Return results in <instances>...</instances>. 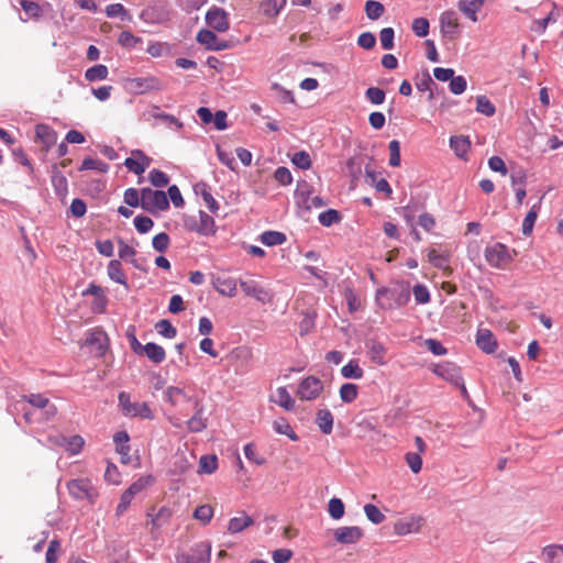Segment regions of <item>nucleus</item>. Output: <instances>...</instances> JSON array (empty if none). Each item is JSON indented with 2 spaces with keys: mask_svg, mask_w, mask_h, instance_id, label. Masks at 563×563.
I'll list each match as a JSON object with an SVG mask.
<instances>
[{
  "mask_svg": "<svg viewBox=\"0 0 563 563\" xmlns=\"http://www.w3.org/2000/svg\"><path fill=\"white\" fill-rule=\"evenodd\" d=\"M23 399L27 404L32 405L33 407L41 409V410H45L44 411L45 420H49L52 417H54L56 415L57 409L54 405L49 404L48 397H45L40 394H33V395H29V396H23Z\"/></svg>",
  "mask_w": 563,
  "mask_h": 563,
  "instance_id": "17",
  "label": "nucleus"
},
{
  "mask_svg": "<svg viewBox=\"0 0 563 563\" xmlns=\"http://www.w3.org/2000/svg\"><path fill=\"white\" fill-rule=\"evenodd\" d=\"M427 257L430 264L438 268L444 269L446 275L450 274V268L448 267L449 253H439L434 249H431L428 251Z\"/></svg>",
  "mask_w": 563,
  "mask_h": 563,
  "instance_id": "34",
  "label": "nucleus"
},
{
  "mask_svg": "<svg viewBox=\"0 0 563 563\" xmlns=\"http://www.w3.org/2000/svg\"><path fill=\"white\" fill-rule=\"evenodd\" d=\"M146 354L150 361H152L155 364H161L165 361L166 352L165 350L153 342H148L143 346V350H141V354Z\"/></svg>",
  "mask_w": 563,
  "mask_h": 563,
  "instance_id": "30",
  "label": "nucleus"
},
{
  "mask_svg": "<svg viewBox=\"0 0 563 563\" xmlns=\"http://www.w3.org/2000/svg\"><path fill=\"white\" fill-rule=\"evenodd\" d=\"M432 372L444 382L452 384L456 388H460L462 396L468 397L467 388L464 386L460 367L457 365L452 362H442L433 366Z\"/></svg>",
  "mask_w": 563,
  "mask_h": 563,
  "instance_id": "4",
  "label": "nucleus"
},
{
  "mask_svg": "<svg viewBox=\"0 0 563 563\" xmlns=\"http://www.w3.org/2000/svg\"><path fill=\"white\" fill-rule=\"evenodd\" d=\"M485 0H460L457 9L464 13L472 22H477L476 13L483 8Z\"/></svg>",
  "mask_w": 563,
  "mask_h": 563,
  "instance_id": "26",
  "label": "nucleus"
},
{
  "mask_svg": "<svg viewBox=\"0 0 563 563\" xmlns=\"http://www.w3.org/2000/svg\"><path fill=\"white\" fill-rule=\"evenodd\" d=\"M230 368L234 373L242 375L245 374L252 366L253 352L251 347L238 346L228 353L224 357Z\"/></svg>",
  "mask_w": 563,
  "mask_h": 563,
  "instance_id": "6",
  "label": "nucleus"
},
{
  "mask_svg": "<svg viewBox=\"0 0 563 563\" xmlns=\"http://www.w3.org/2000/svg\"><path fill=\"white\" fill-rule=\"evenodd\" d=\"M123 201H125L130 208H141V190L137 191L135 188L125 189Z\"/></svg>",
  "mask_w": 563,
  "mask_h": 563,
  "instance_id": "60",
  "label": "nucleus"
},
{
  "mask_svg": "<svg viewBox=\"0 0 563 563\" xmlns=\"http://www.w3.org/2000/svg\"><path fill=\"white\" fill-rule=\"evenodd\" d=\"M364 512L366 515V518L372 523H375V525H380L385 519L384 514L375 505H372V504H366L364 506Z\"/></svg>",
  "mask_w": 563,
  "mask_h": 563,
  "instance_id": "56",
  "label": "nucleus"
},
{
  "mask_svg": "<svg viewBox=\"0 0 563 563\" xmlns=\"http://www.w3.org/2000/svg\"><path fill=\"white\" fill-rule=\"evenodd\" d=\"M36 137L44 144V150L47 152L52 148L57 141V133L46 124L36 125Z\"/></svg>",
  "mask_w": 563,
  "mask_h": 563,
  "instance_id": "25",
  "label": "nucleus"
},
{
  "mask_svg": "<svg viewBox=\"0 0 563 563\" xmlns=\"http://www.w3.org/2000/svg\"><path fill=\"white\" fill-rule=\"evenodd\" d=\"M274 402L285 410H294L295 408V401L286 387H278L275 390Z\"/></svg>",
  "mask_w": 563,
  "mask_h": 563,
  "instance_id": "36",
  "label": "nucleus"
},
{
  "mask_svg": "<svg viewBox=\"0 0 563 563\" xmlns=\"http://www.w3.org/2000/svg\"><path fill=\"white\" fill-rule=\"evenodd\" d=\"M476 111L485 114L486 117H492L495 113V107L490 102V100L485 95H479L476 97Z\"/></svg>",
  "mask_w": 563,
  "mask_h": 563,
  "instance_id": "49",
  "label": "nucleus"
},
{
  "mask_svg": "<svg viewBox=\"0 0 563 563\" xmlns=\"http://www.w3.org/2000/svg\"><path fill=\"white\" fill-rule=\"evenodd\" d=\"M211 558L210 541H200L196 543L191 553H180L177 555V563H209Z\"/></svg>",
  "mask_w": 563,
  "mask_h": 563,
  "instance_id": "9",
  "label": "nucleus"
},
{
  "mask_svg": "<svg viewBox=\"0 0 563 563\" xmlns=\"http://www.w3.org/2000/svg\"><path fill=\"white\" fill-rule=\"evenodd\" d=\"M341 376L346 379H361L364 376V371L356 360H351L340 369Z\"/></svg>",
  "mask_w": 563,
  "mask_h": 563,
  "instance_id": "33",
  "label": "nucleus"
},
{
  "mask_svg": "<svg viewBox=\"0 0 563 563\" xmlns=\"http://www.w3.org/2000/svg\"><path fill=\"white\" fill-rule=\"evenodd\" d=\"M141 37H135L130 31H123L120 33L118 37V43L125 48L132 49L139 43H141Z\"/></svg>",
  "mask_w": 563,
  "mask_h": 563,
  "instance_id": "57",
  "label": "nucleus"
},
{
  "mask_svg": "<svg viewBox=\"0 0 563 563\" xmlns=\"http://www.w3.org/2000/svg\"><path fill=\"white\" fill-rule=\"evenodd\" d=\"M240 286L244 295L253 297L262 305L273 301V292L255 282V279H241Z\"/></svg>",
  "mask_w": 563,
  "mask_h": 563,
  "instance_id": "11",
  "label": "nucleus"
},
{
  "mask_svg": "<svg viewBox=\"0 0 563 563\" xmlns=\"http://www.w3.org/2000/svg\"><path fill=\"white\" fill-rule=\"evenodd\" d=\"M52 184L56 194L59 197H65L68 194V181L60 172H55L52 177Z\"/></svg>",
  "mask_w": 563,
  "mask_h": 563,
  "instance_id": "51",
  "label": "nucleus"
},
{
  "mask_svg": "<svg viewBox=\"0 0 563 563\" xmlns=\"http://www.w3.org/2000/svg\"><path fill=\"white\" fill-rule=\"evenodd\" d=\"M218 466L217 456L214 454L201 455L198 463V472L212 474Z\"/></svg>",
  "mask_w": 563,
  "mask_h": 563,
  "instance_id": "41",
  "label": "nucleus"
},
{
  "mask_svg": "<svg viewBox=\"0 0 563 563\" xmlns=\"http://www.w3.org/2000/svg\"><path fill=\"white\" fill-rule=\"evenodd\" d=\"M449 144H451V148L459 157H463L468 153L471 147V141L467 136H451Z\"/></svg>",
  "mask_w": 563,
  "mask_h": 563,
  "instance_id": "38",
  "label": "nucleus"
},
{
  "mask_svg": "<svg viewBox=\"0 0 563 563\" xmlns=\"http://www.w3.org/2000/svg\"><path fill=\"white\" fill-rule=\"evenodd\" d=\"M254 525V519L246 515L244 511H241L239 516L233 517L228 522V532L231 534H236L245 530L246 528Z\"/></svg>",
  "mask_w": 563,
  "mask_h": 563,
  "instance_id": "24",
  "label": "nucleus"
},
{
  "mask_svg": "<svg viewBox=\"0 0 563 563\" xmlns=\"http://www.w3.org/2000/svg\"><path fill=\"white\" fill-rule=\"evenodd\" d=\"M410 300V285L407 282H395L390 286L376 291V302L382 310H396Z\"/></svg>",
  "mask_w": 563,
  "mask_h": 563,
  "instance_id": "1",
  "label": "nucleus"
},
{
  "mask_svg": "<svg viewBox=\"0 0 563 563\" xmlns=\"http://www.w3.org/2000/svg\"><path fill=\"white\" fill-rule=\"evenodd\" d=\"M516 255L517 251H509L503 243H494L485 250L487 263L497 268H506L514 262Z\"/></svg>",
  "mask_w": 563,
  "mask_h": 563,
  "instance_id": "5",
  "label": "nucleus"
},
{
  "mask_svg": "<svg viewBox=\"0 0 563 563\" xmlns=\"http://www.w3.org/2000/svg\"><path fill=\"white\" fill-rule=\"evenodd\" d=\"M213 516V509L210 505H201L194 511V518L197 519L201 525H207L211 521Z\"/></svg>",
  "mask_w": 563,
  "mask_h": 563,
  "instance_id": "53",
  "label": "nucleus"
},
{
  "mask_svg": "<svg viewBox=\"0 0 563 563\" xmlns=\"http://www.w3.org/2000/svg\"><path fill=\"white\" fill-rule=\"evenodd\" d=\"M364 532L357 526L338 527L333 531L334 540L340 544H353L362 540Z\"/></svg>",
  "mask_w": 563,
  "mask_h": 563,
  "instance_id": "15",
  "label": "nucleus"
},
{
  "mask_svg": "<svg viewBox=\"0 0 563 563\" xmlns=\"http://www.w3.org/2000/svg\"><path fill=\"white\" fill-rule=\"evenodd\" d=\"M539 210H540V201L538 203L533 205L532 208L530 209V211L528 212V214H526V217L522 221V225H521V232L525 236L531 235V233L533 231L534 223L538 218Z\"/></svg>",
  "mask_w": 563,
  "mask_h": 563,
  "instance_id": "35",
  "label": "nucleus"
},
{
  "mask_svg": "<svg viewBox=\"0 0 563 563\" xmlns=\"http://www.w3.org/2000/svg\"><path fill=\"white\" fill-rule=\"evenodd\" d=\"M365 97L372 104L379 106L385 100V92L380 88L369 87L365 91Z\"/></svg>",
  "mask_w": 563,
  "mask_h": 563,
  "instance_id": "62",
  "label": "nucleus"
},
{
  "mask_svg": "<svg viewBox=\"0 0 563 563\" xmlns=\"http://www.w3.org/2000/svg\"><path fill=\"white\" fill-rule=\"evenodd\" d=\"M340 221L341 216L335 209H328L319 214V222L324 227H330L333 223H339Z\"/></svg>",
  "mask_w": 563,
  "mask_h": 563,
  "instance_id": "54",
  "label": "nucleus"
},
{
  "mask_svg": "<svg viewBox=\"0 0 563 563\" xmlns=\"http://www.w3.org/2000/svg\"><path fill=\"white\" fill-rule=\"evenodd\" d=\"M423 525V518L420 516H413L405 520H400L395 525V530L399 536H406L409 533L418 532Z\"/></svg>",
  "mask_w": 563,
  "mask_h": 563,
  "instance_id": "22",
  "label": "nucleus"
},
{
  "mask_svg": "<svg viewBox=\"0 0 563 563\" xmlns=\"http://www.w3.org/2000/svg\"><path fill=\"white\" fill-rule=\"evenodd\" d=\"M68 492L76 499H87L90 504L99 496L98 490L88 479H73L67 484Z\"/></svg>",
  "mask_w": 563,
  "mask_h": 563,
  "instance_id": "10",
  "label": "nucleus"
},
{
  "mask_svg": "<svg viewBox=\"0 0 563 563\" xmlns=\"http://www.w3.org/2000/svg\"><path fill=\"white\" fill-rule=\"evenodd\" d=\"M344 297L350 312L360 311L362 309V299L353 291L352 288L345 289Z\"/></svg>",
  "mask_w": 563,
  "mask_h": 563,
  "instance_id": "55",
  "label": "nucleus"
},
{
  "mask_svg": "<svg viewBox=\"0 0 563 563\" xmlns=\"http://www.w3.org/2000/svg\"><path fill=\"white\" fill-rule=\"evenodd\" d=\"M146 52L152 57H162V56L168 55L170 53V46L166 42L153 41V42H150V44L146 48Z\"/></svg>",
  "mask_w": 563,
  "mask_h": 563,
  "instance_id": "44",
  "label": "nucleus"
},
{
  "mask_svg": "<svg viewBox=\"0 0 563 563\" xmlns=\"http://www.w3.org/2000/svg\"><path fill=\"white\" fill-rule=\"evenodd\" d=\"M187 231L196 232L201 236H211L216 233L214 220L206 211H198L197 216H187L184 219Z\"/></svg>",
  "mask_w": 563,
  "mask_h": 563,
  "instance_id": "3",
  "label": "nucleus"
},
{
  "mask_svg": "<svg viewBox=\"0 0 563 563\" xmlns=\"http://www.w3.org/2000/svg\"><path fill=\"white\" fill-rule=\"evenodd\" d=\"M386 350L379 342H372L369 345L368 355L373 363L378 366H384L386 364L385 358Z\"/></svg>",
  "mask_w": 563,
  "mask_h": 563,
  "instance_id": "39",
  "label": "nucleus"
},
{
  "mask_svg": "<svg viewBox=\"0 0 563 563\" xmlns=\"http://www.w3.org/2000/svg\"><path fill=\"white\" fill-rule=\"evenodd\" d=\"M333 413L330 409H319L316 417V423L319 427L320 431L329 435L333 430Z\"/></svg>",
  "mask_w": 563,
  "mask_h": 563,
  "instance_id": "28",
  "label": "nucleus"
},
{
  "mask_svg": "<svg viewBox=\"0 0 563 563\" xmlns=\"http://www.w3.org/2000/svg\"><path fill=\"white\" fill-rule=\"evenodd\" d=\"M151 165V158L141 151H133L132 155L125 159V166L135 175H141Z\"/></svg>",
  "mask_w": 563,
  "mask_h": 563,
  "instance_id": "20",
  "label": "nucleus"
},
{
  "mask_svg": "<svg viewBox=\"0 0 563 563\" xmlns=\"http://www.w3.org/2000/svg\"><path fill=\"white\" fill-rule=\"evenodd\" d=\"M108 77V68L106 65H97L89 67L85 73L88 81L104 80Z\"/></svg>",
  "mask_w": 563,
  "mask_h": 563,
  "instance_id": "45",
  "label": "nucleus"
},
{
  "mask_svg": "<svg viewBox=\"0 0 563 563\" xmlns=\"http://www.w3.org/2000/svg\"><path fill=\"white\" fill-rule=\"evenodd\" d=\"M148 180L154 187H165L169 179L168 176L161 169H152L148 174Z\"/></svg>",
  "mask_w": 563,
  "mask_h": 563,
  "instance_id": "61",
  "label": "nucleus"
},
{
  "mask_svg": "<svg viewBox=\"0 0 563 563\" xmlns=\"http://www.w3.org/2000/svg\"><path fill=\"white\" fill-rule=\"evenodd\" d=\"M141 209L155 213L168 209V198L164 191L151 188L141 189Z\"/></svg>",
  "mask_w": 563,
  "mask_h": 563,
  "instance_id": "7",
  "label": "nucleus"
},
{
  "mask_svg": "<svg viewBox=\"0 0 563 563\" xmlns=\"http://www.w3.org/2000/svg\"><path fill=\"white\" fill-rule=\"evenodd\" d=\"M104 11H106L107 16H110V18L120 16L122 21L130 19L129 11L125 8H123V5L121 3H114V4L107 5Z\"/></svg>",
  "mask_w": 563,
  "mask_h": 563,
  "instance_id": "59",
  "label": "nucleus"
},
{
  "mask_svg": "<svg viewBox=\"0 0 563 563\" xmlns=\"http://www.w3.org/2000/svg\"><path fill=\"white\" fill-rule=\"evenodd\" d=\"M273 428L276 433L286 435L292 441L298 440V435L292 430L291 426L288 423V421L285 418H279L274 421Z\"/></svg>",
  "mask_w": 563,
  "mask_h": 563,
  "instance_id": "40",
  "label": "nucleus"
},
{
  "mask_svg": "<svg viewBox=\"0 0 563 563\" xmlns=\"http://www.w3.org/2000/svg\"><path fill=\"white\" fill-rule=\"evenodd\" d=\"M384 11L385 9L379 1L368 0L365 3V13L367 19L371 21L378 20L383 15Z\"/></svg>",
  "mask_w": 563,
  "mask_h": 563,
  "instance_id": "43",
  "label": "nucleus"
},
{
  "mask_svg": "<svg viewBox=\"0 0 563 563\" xmlns=\"http://www.w3.org/2000/svg\"><path fill=\"white\" fill-rule=\"evenodd\" d=\"M214 289L222 296L234 297L238 294L236 279L232 278H216L212 282Z\"/></svg>",
  "mask_w": 563,
  "mask_h": 563,
  "instance_id": "27",
  "label": "nucleus"
},
{
  "mask_svg": "<svg viewBox=\"0 0 563 563\" xmlns=\"http://www.w3.org/2000/svg\"><path fill=\"white\" fill-rule=\"evenodd\" d=\"M107 276L108 278L114 280L115 283L129 287V283L126 282V275L123 273L121 263L119 260H112L107 265Z\"/></svg>",
  "mask_w": 563,
  "mask_h": 563,
  "instance_id": "29",
  "label": "nucleus"
},
{
  "mask_svg": "<svg viewBox=\"0 0 563 563\" xmlns=\"http://www.w3.org/2000/svg\"><path fill=\"white\" fill-rule=\"evenodd\" d=\"M165 400L175 408H181L186 404H192L195 407V399H199L196 396H190L178 386H168L164 391Z\"/></svg>",
  "mask_w": 563,
  "mask_h": 563,
  "instance_id": "14",
  "label": "nucleus"
},
{
  "mask_svg": "<svg viewBox=\"0 0 563 563\" xmlns=\"http://www.w3.org/2000/svg\"><path fill=\"white\" fill-rule=\"evenodd\" d=\"M114 443L117 446V452L120 454V461L122 464H130L132 461L131 457V446L129 444L130 442V435L126 431H119L114 434Z\"/></svg>",
  "mask_w": 563,
  "mask_h": 563,
  "instance_id": "19",
  "label": "nucleus"
},
{
  "mask_svg": "<svg viewBox=\"0 0 563 563\" xmlns=\"http://www.w3.org/2000/svg\"><path fill=\"white\" fill-rule=\"evenodd\" d=\"M88 169H98L101 173H106L108 169V165L104 164L102 161L87 157L84 159L81 166L79 167V170H88Z\"/></svg>",
  "mask_w": 563,
  "mask_h": 563,
  "instance_id": "63",
  "label": "nucleus"
},
{
  "mask_svg": "<svg viewBox=\"0 0 563 563\" xmlns=\"http://www.w3.org/2000/svg\"><path fill=\"white\" fill-rule=\"evenodd\" d=\"M197 42L201 45H203L205 47H207L208 49L211 48V46L214 44V41L217 40V36L213 32H211L210 30H200L198 33H197Z\"/></svg>",
  "mask_w": 563,
  "mask_h": 563,
  "instance_id": "64",
  "label": "nucleus"
},
{
  "mask_svg": "<svg viewBox=\"0 0 563 563\" xmlns=\"http://www.w3.org/2000/svg\"><path fill=\"white\" fill-rule=\"evenodd\" d=\"M148 525H151L152 531L161 529L166 525L172 516V510L167 507H162L154 512V509L147 511Z\"/></svg>",
  "mask_w": 563,
  "mask_h": 563,
  "instance_id": "23",
  "label": "nucleus"
},
{
  "mask_svg": "<svg viewBox=\"0 0 563 563\" xmlns=\"http://www.w3.org/2000/svg\"><path fill=\"white\" fill-rule=\"evenodd\" d=\"M475 343L484 353H493L498 349L494 334L488 329H478L476 332Z\"/></svg>",
  "mask_w": 563,
  "mask_h": 563,
  "instance_id": "21",
  "label": "nucleus"
},
{
  "mask_svg": "<svg viewBox=\"0 0 563 563\" xmlns=\"http://www.w3.org/2000/svg\"><path fill=\"white\" fill-rule=\"evenodd\" d=\"M329 514L334 520L341 519L345 514L344 503L338 497H332L329 501Z\"/></svg>",
  "mask_w": 563,
  "mask_h": 563,
  "instance_id": "50",
  "label": "nucleus"
},
{
  "mask_svg": "<svg viewBox=\"0 0 563 563\" xmlns=\"http://www.w3.org/2000/svg\"><path fill=\"white\" fill-rule=\"evenodd\" d=\"M21 7L29 19L38 20L43 14V9L35 1L21 0Z\"/></svg>",
  "mask_w": 563,
  "mask_h": 563,
  "instance_id": "46",
  "label": "nucleus"
},
{
  "mask_svg": "<svg viewBox=\"0 0 563 563\" xmlns=\"http://www.w3.org/2000/svg\"><path fill=\"white\" fill-rule=\"evenodd\" d=\"M125 89L133 95H145L164 89L163 81L154 76L125 79Z\"/></svg>",
  "mask_w": 563,
  "mask_h": 563,
  "instance_id": "8",
  "label": "nucleus"
},
{
  "mask_svg": "<svg viewBox=\"0 0 563 563\" xmlns=\"http://www.w3.org/2000/svg\"><path fill=\"white\" fill-rule=\"evenodd\" d=\"M152 118L159 120L163 124L172 128L175 126L178 131L183 129V123L175 117L165 112H153Z\"/></svg>",
  "mask_w": 563,
  "mask_h": 563,
  "instance_id": "52",
  "label": "nucleus"
},
{
  "mask_svg": "<svg viewBox=\"0 0 563 563\" xmlns=\"http://www.w3.org/2000/svg\"><path fill=\"white\" fill-rule=\"evenodd\" d=\"M155 479L154 477L148 474L145 476L139 477L135 482H133L129 488L125 489L126 493L131 494L132 496H135L140 494L141 492H144L150 486L154 484Z\"/></svg>",
  "mask_w": 563,
  "mask_h": 563,
  "instance_id": "37",
  "label": "nucleus"
},
{
  "mask_svg": "<svg viewBox=\"0 0 563 563\" xmlns=\"http://www.w3.org/2000/svg\"><path fill=\"white\" fill-rule=\"evenodd\" d=\"M339 397L346 404L352 402L357 397V386L353 383H345L339 389Z\"/></svg>",
  "mask_w": 563,
  "mask_h": 563,
  "instance_id": "48",
  "label": "nucleus"
},
{
  "mask_svg": "<svg viewBox=\"0 0 563 563\" xmlns=\"http://www.w3.org/2000/svg\"><path fill=\"white\" fill-rule=\"evenodd\" d=\"M287 0H264L261 2L262 13L269 18H276L286 7Z\"/></svg>",
  "mask_w": 563,
  "mask_h": 563,
  "instance_id": "32",
  "label": "nucleus"
},
{
  "mask_svg": "<svg viewBox=\"0 0 563 563\" xmlns=\"http://www.w3.org/2000/svg\"><path fill=\"white\" fill-rule=\"evenodd\" d=\"M412 32L417 37H426L429 33V22L426 18H417L411 23Z\"/></svg>",
  "mask_w": 563,
  "mask_h": 563,
  "instance_id": "58",
  "label": "nucleus"
},
{
  "mask_svg": "<svg viewBox=\"0 0 563 563\" xmlns=\"http://www.w3.org/2000/svg\"><path fill=\"white\" fill-rule=\"evenodd\" d=\"M119 407L125 417L140 418L144 420H152L154 418L153 411L148 404L145 401L131 400V396L125 391H121L118 396Z\"/></svg>",
  "mask_w": 563,
  "mask_h": 563,
  "instance_id": "2",
  "label": "nucleus"
},
{
  "mask_svg": "<svg viewBox=\"0 0 563 563\" xmlns=\"http://www.w3.org/2000/svg\"><path fill=\"white\" fill-rule=\"evenodd\" d=\"M556 9V5L555 3L553 2L552 3V10L551 12L548 14L547 18L544 19H540V20H536L533 22V27L532 30L536 31L537 33L539 34H543L545 33L547 29H548V25L550 23H554L556 21V14L554 13V10Z\"/></svg>",
  "mask_w": 563,
  "mask_h": 563,
  "instance_id": "47",
  "label": "nucleus"
},
{
  "mask_svg": "<svg viewBox=\"0 0 563 563\" xmlns=\"http://www.w3.org/2000/svg\"><path fill=\"white\" fill-rule=\"evenodd\" d=\"M119 251L118 255L120 260L128 261L132 264L133 267L137 269H142V266L139 265L137 260L135 258L136 251L130 246L126 242H124L121 238L118 239Z\"/></svg>",
  "mask_w": 563,
  "mask_h": 563,
  "instance_id": "31",
  "label": "nucleus"
},
{
  "mask_svg": "<svg viewBox=\"0 0 563 563\" xmlns=\"http://www.w3.org/2000/svg\"><path fill=\"white\" fill-rule=\"evenodd\" d=\"M195 413L186 421V427L190 432H201L208 427V419L203 417V409L200 399H195Z\"/></svg>",
  "mask_w": 563,
  "mask_h": 563,
  "instance_id": "18",
  "label": "nucleus"
},
{
  "mask_svg": "<svg viewBox=\"0 0 563 563\" xmlns=\"http://www.w3.org/2000/svg\"><path fill=\"white\" fill-rule=\"evenodd\" d=\"M206 21L217 32H225L229 29L228 13L224 9L211 8L208 10Z\"/></svg>",
  "mask_w": 563,
  "mask_h": 563,
  "instance_id": "16",
  "label": "nucleus"
},
{
  "mask_svg": "<svg viewBox=\"0 0 563 563\" xmlns=\"http://www.w3.org/2000/svg\"><path fill=\"white\" fill-rule=\"evenodd\" d=\"M440 30L444 38L455 40L460 35V22L454 10H445L440 15Z\"/></svg>",
  "mask_w": 563,
  "mask_h": 563,
  "instance_id": "12",
  "label": "nucleus"
},
{
  "mask_svg": "<svg viewBox=\"0 0 563 563\" xmlns=\"http://www.w3.org/2000/svg\"><path fill=\"white\" fill-rule=\"evenodd\" d=\"M322 390V380L314 376H308L300 382L297 397L301 400H313L321 395Z\"/></svg>",
  "mask_w": 563,
  "mask_h": 563,
  "instance_id": "13",
  "label": "nucleus"
},
{
  "mask_svg": "<svg viewBox=\"0 0 563 563\" xmlns=\"http://www.w3.org/2000/svg\"><path fill=\"white\" fill-rule=\"evenodd\" d=\"M261 242L267 246L280 245L286 241V235L282 232L266 231L261 234Z\"/></svg>",
  "mask_w": 563,
  "mask_h": 563,
  "instance_id": "42",
  "label": "nucleus"
}]
</instances>
